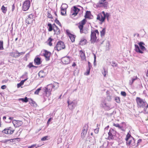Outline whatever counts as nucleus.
<instances>
[{
	"instance_id": "f257e3e1",
	"label": "nucleus",
	"mask_w": 148,
	"mask_h": 148,
	"mask_svg": "<svg viewBox=\"0 0 148 148\" xmlns=\"http://www.w3.org/2000/svg\"><path fill=\"white\" fill-rule=\"evenodd\" d=\"M136 102L137 106L138 108H144V110L147 112V109L148 108V104L146 101L140 97H136Z\"/></svg>"
},
{
	"instance_id": "f03ea898",
	"label": "nucleus",
	"mask_w": 148,
	"mask_h": 148,
	"mask_svg": "<svg viewBox=\"0 0 148 148\" xmlns=\"http://www.w3.org/2000/svg\"><path fill=\"white\" fill-rule=\"evenodd\" d=\"M127 145L131 147L136 146L135 139L128 133L127 134L125 138Z\"/></svg>"
},
{
	"instance_id": "7ed1b4c3",
	"label": "nucleus",
	"mask_w": 148,
	"mask_h": 148,
	"mask_svg": "<svg viewBox=\"0 0 148 148\" xmlns=\"http://www.w3.org/2000/svg\"><path fill=\"white\" fill-rule=\"evenodd\" d=\"M138 44L139 46L136 44L134 45L135 51L138 53H143V52L145 51H146V48L143 46L145 45V44L143 42H140L138 43Z\"/></svg>"
},
{
	"instance_id": "20e7f679",
	"label": "nucleus",
	"mask_w": 148,
	"mask_h": 148,
	"mask_svg": "<svg viewBox=\"0 0 148 148\" xmlns=\"http://www.w3.org/2000/svg\"><path fill=\"white\" fill-rule=\"evenodd\" d=\"M99 35V32L97 30L91 31L90 35V41L91 43H94Z\"/></svg>"
},
{
	"instance_id": "39448f33",
	"label": "nucleus",
	"mask_w": 148,
	"mask_h": 148,
	"mask_svg": "<svg viewBox=\"0 0 148 148\" xmlns=\"http://www.w3.org/2000/svg\"><path fill=\"white\" fill-rule=\"evenodd\" d=\"M15 128L13 126H10L5 129L2 132L5 134L8 135H11L14 132Z\"/></svg>"
},
{
	"instance_id": "423d86ee",
	"label": "nucleus",
	"mask_w": 148,
	"mask_h": 148,
	"mask_svg": "<svg viewBox=\"0 0 148 148\" xmlns=\"http://www.w3.org/2000/svg\"><path fill=\"white\" fill-rule=\"evenodd\" d=\"M65 47V45L64 43L62 41H60L57 42L55 47V49L56 50L59 51L64 49Z\"/></svg>"
},
{
	"instance_id": "0eeeda50",
	"label": "nucleus",
	"mask_w": 148,
	"mask_h": 148,
	"mask_svg": "<svg viewBox=\"0 0 148 148\" xmlns=\"http://www.w3.org/2000/svg\"><path fill=\"white\" fill-rule=\"evenodd\" d=\"M116 131L113 129H110L108 133V136L107 139L108 140H113L114 139V136L116 135Z\"/></svg>"
},
{
	"instance_id": "6e6552de",
	"label": "nucleus",
	"mask_w": 148,
	"mask_h": 148,
	"mask_svg": "<svg viewBox=\"0 0 148 148\" xmlns=\"http://www.w3.org/2000/svg\"><path fill=\"white\" fill-rule=\"evenodd\" d=\"M30 5V1L27 0L25 1L23 3V10L24 11H26L29 8Z\"/></svg>"
},
{
	"instance_id": "1a4fd4ad",
	"label": "nucleus",
	"mask_w": 148,
	"mask_h": 148,
	"mask_svg": "<svg viewBox=\"0 0 148 148\" xmlns=\"http://www.w3.org/2000/svg\"><path fill=\"white\" fill-rule=\"evenodd\" d=\"M79 10V9L77 8L76 6H74L71 9V14L72 16H75L77 14Z\"/></svg>"
},
{
	"instance_id": "9d476101",
	"label": "nucleus",
	"mask_w": 148,
	"mask_h": 148,
	"mask_svg": "<svg viewBox=\"0 0 148 148\" xmlns=\"http://www.w3.org/2000/svg\"><path fill=\"white\" fill-rule=\"evenodd\" d=\"M61 61L63 64H68L70 63L71 61L70 57L67 56L63 57L61 59Z\"/></svg>"
},
{
	"instance_id": "9b49d317",
	"label": "nucleus",
	"mask_w": 148,
	"mask_h": 148,
	"mask_svg": "<svg viewBox=\"0 0 148 148\" xmlns=\"http://www.w3.org/2000/svg\"><path fill=\"white\" fill-rule=\"evenodd\" d=\"M43 52V55L45 58V60L46 61H49L50 60L51 53L46 50H44Z\"/></svg>"
},
{
	"instance_id": "f8f14e48",
	"label": "nucleus",
	"mask_w": 148,
	"mask_h": 148,
	"mask_svg": "<svg viewBox=\"0 0 148 148\" xmlns=\"http://www.w3.org/2000/svg\"><path fill=\"white\" fill-rule=\"evenodd\" d=\"M108 5V2L105 1L103 2H99L97 4V6L98 7H104V8L106 9L107 8V6Z\"/></svg>"
},
{
	"instance_id": "ddd939ff",
	"label": "nucleus",
	"mask_w": 148,
	"mask_h": 148,
	"mask_svg": "<svg viewBox=\"0 0 148 148\" xmlns=\"http://www.w3.org/2000/svg\"><path fill=\"white\" fill-rule=\"evenodd\" d=\"M88 129V126L85 125L83 127V130L81 133V136L82 137H84L87 134Z\"/></svg>"
},
{
	"instance_id": "4468645a",
	"label": "nucleus",
	"mask_w": 148,
	"mask_h": 148,
	"mask_svg": "<svg viewBox=\"0 0 148 148\" xmlns=\"http://www.w3.org/2000/svg\"><path fill=\"white\" fill-rule=\"evenodd\" d=\"M52 86L49 84L45 90L46 93L48 96H49L51 94V92L52 90Z\"/></svg>"
},
{
	"instance_id": "2eb2a0df",
	"label": "nucleus",
	"mask_w": 148,
	"mask_h": 148,
	"mask_svg": "<svg viewBox=\"0 0 148 148\" xmlns=\"http://www.w3.org/2000/svg\"><path fill=\"white\" fill-rule=\"evenodd\" d=\"M13 124L14 126L16 127L20 126L23 124L22 122L21 121L14 120Z\"/></svg>"
},
{
	"instance_id": "dca6fc26",
	"label": "nucleus",
	"mask_w": 148,
	"mask_h": 148,
	"mask_svg": "<svg viewBox=\"0 0 148 148\" xmlns=\"http://www.w3.org/2000/svg\"><path fill=\"white\" fill-rule=\"evenodd\" d=\"M91 17H93V16L91 14L90 12L89 11H87L84 16L85 18L92 19Z\"/></svg>"
},
{
	"instance_id": "f3484780",
	"label": "nucleus",
	"mask_w": 148,
	"mask_h": 148,
	"mask_svg": "<svg viewBox=\"0 0 148 148\" xmlns=\"http://www.w3.org/2000/svg\"><path fill=\"white\" fill-rule=\"evenodd\" d=\"M63 5H66V7L64 8H63L62 7H61V14L62 15L65 16L66 14V9L68 7V5L66 4H63Z\"/></svg>"
},
{
	"instance_id": "a211bd4d",
	"label": "nucleus",
	"mask_w": 148,
	"mask_h": 148,
	"mask_svg": "<svg viewBox=\"0 0 148 148\" xmlns=\"http://www.w3.org/2000/svg\"><path fill=\"white\" fill-rule=\"evenodd\" d=\"M86 18L82 20L79 23L78 28H83L84 25L86 22Z\"/></svg>"
},
{
	"instance_id": "6ab92c4d",
	"label": "nucleus",
	"mask_w": 148,
	"mask_h": 148,
	"mask_svg": "<svg viewBox=\"0 0 148 148\" xmlns=\"http://www.w3.org/2000/svg\"><path fill=\"white\" fill-rule=\"evenodd\" d=\"M87 40L84 38H83L81 39L80 41L79 42V45L83 46L84 45H86L87 43Z\"/></svg>"
},
{
	"instance_id": "aec40b11",
	"label": "nucleus",
	"mask_w": 148,
	"mask_h": 148,
	"mask_svg": "<svg viewBox=\"0 0 148 148\" xmlns=\"http://www.w3.org/2000/svg\"><path fill=\"white\" fill-rule=\"evenodd\" d=\"M34 63L37 65H39L41 64L40 59L38 57L35 58L34 60Z\"/></svg>"
},
{
	"instance_id": "412c9836",
	"label": "nucleus",
	"mask_w": 148,
	"mask_h": 148,
	"mask_svg": "<svg viewBox=\"0 0 148 148\" xmlns=\"http://www.w3.org/2000/svg\"><path fill=\"white\" fill-rule=\"evenodd\" d=\"M53 29L55 33L56 34H60V30L59 28H49L48 30L49 31H51Z\"/></svg>"
},
{
	"instance_id": "4be33fe9",
	"label": "nucleus",
	"mask_w": 148,
	"mask_h": 148,
	"mask_svg": "<svg viewBox=\"0 0 148 148\" xmlns=\"http://www.w3.org/2000/svg\"><path fill=\"white\" fill-rule=\"evenodd\" d=\"M80 56L82 60H84L86 59V57L84 52L81 50L80 51Z\"/></svg>"
},
{
	"instance_id": "5701e85b",
	"label": "nucleus",
	"mask_w": 148,
	"mask_h": 148,
	"mask_svg": "<svg viewBox=\"0 0 148 148\" xmlns=\"http://www.w3.org/2000/svg\"><path fill=\"white\" fill-rule=\"evenodd\" d=\"M53 40V39H52L51 37H50L49 38L46 42L49 46H51L52 45V42Z\"/></svg>"
},
{
	"instance_id": "b1692460",
	"label": "nucleus",
	"mask_w": 148,
	"mask_h": 148,
	"mask_svg": "<svg viewBox=\"0 0 148 148\" xmlns=\"http://www.w3.org/2000/svg\"><path fill=\"white\" fill-rule=\"evenodd\" d=\"M38 75L40 78H42L45 77V74L43 71H41L39 72Z\"/></svg>"
},
{
	"instance_id": "393cba45",
	"label": "nucleus",
	"mask_w": 148,
	"mask_h": 148,
	"mask_svg": "<svg viewBox=\"0 0 148 148\" xmlns=\"http://www.w3.org/2000/svg\"><path fill=\"white\" fill-rule=\"evenodd\" d=\"M70 39L71 41L73 42L75 41V38L76 37V36L73 34H70V36H69Z\"/></svg>"
},
{
	"instance_id": "a878e982",
	"label": "nucleus",
	"mask_w": 148,
	"mask_h": 148,
	"mask_svg": "<svg viewBox=\"0 0 148 148\" xmlns=\"http://www.w3.org/2000/svg\"><path fill=\"white\" fill-rule=\"evenodd\" d=\"M33 21H35V19H32L28 18L25 20L26 23L28 24L32 23Z\"/></svg>"
},
{
	"instance_id": "bb28decb",
	"label": "nucleus",
	"mask_w": 148,
	"mask_h": 148,
	"mask_svg": "<svg viewBox=\"0 0 148 148\" xmlns=\"http://www.w3.org/2000/svg\"><path fill=\"white\" fill-rule=\"evenodd\" d=\"M88 28H80L81 33L86 34L88 33Z\"/></svg>"
},
{
	"instance_id": "cd10ccee",
	"label": "nucleus",
	"mask_w": 148,
	"mask_h": 148,
	"mask_svg": "<svg viewBox=\"0 0 148 148\" xmlns=\"http://www.w3.org/2000/svg\"><path fill=\"white\" fill-rule=\"evenodd\" d=\"M27 79H25L23 80H22L21 81L20 83L18 84H17V87L19 88L22 85H23L24 82L27 80Z\"/></svg>"
},
{
	"instance_id": "c85d7f7f",
	"label": "nucleus",
	"mask_w": 148,
	"mask_h": 148,
	"mask_svg": "<svg viewBox=\"0 0 148 148\" xmlns=\"http://www.w3.org/2000/svg\"><path fill=\"white\" fill-rule=\"evenodd\" d=\"M29 99L30 100L29 103L31 104V106H34L37 105L36 102L33 101L32 99L30 98Z\"/></svg>"
},
{
	"instance_id": "c756f323",
	"label": "nucleus",
	"mask_w": 148,
	"mask_h": 148,
	"mask_svg": "<svg viewBox=\"0 0 148 148\" xmlns=\"http://www.w3.org/2000/svg\"><path fill=\"white\" fill-rule=\"evenodd\" d=\"M49 85H51V86H52V88H54L55 89L59 87L58 83L56 82L55 84L53 85L52 84H50Z\"/></svg>"
},
{
	"instance_id": "7c9ffc66",
	"label": "nucleus",
	"mask_w": 148,
	"mask_h": 148,
	"mask_svg": "<svg viewBox=\"0 0 148 148\" xmlns=\"http://www.w3.org/2000/svg\"><path fill=\"white\" fill-rule=\"evenodd\" d=\"M19 101H22L23 102L26 103L28 101V99L27 97H25L24 98H20L18 99Z\"/></svg>"
},
{
	"instance_id": "2f4dec72",
	"label": "nucleus",
	"mask_w": 148,
	"mask_h": 148,
	"mask_svg": "<svg viewBox=\"0 0 148 148\" xmlns=\"http://www.w3.org/2000/svg\"><path fill=\"white\" fill-rule=\"evenodd\" d=\"M113 125L116 127H117L120 129H122L123 128V127L122 126H121L118 123L115 124L114 123L113 124Z\"/></svg>"
},
{
	"instance_id": "473e14b6",
	"label": "nucleus",
	"mask_w": 148,
	"mask_h": 148,
	"mask_svg": "<svg viewBox=\"0 0 148 148\" xmlns=\"http://www.w3.org/2000/svg\"><path fill=\"white\" fill-rule=\"evenodd\" d=\"M102 13L103 15V16L106 18V17H109V14L108 13H105L104 11H102Z\"/></svg>"
},
{
	"instance_id": "72a5a7b5",
	"label": "nucleus",
	"mask_w": 148,
	"mask_h": 148,
	"mask_svg": "<svg viewBox=\"0 0 148 148\" xmlns=\"http://www.w3.org/2000/svg\"><path fill=\"white\" fill-rule=\"evenodd\" d=\"M1 9L4 13H6L7 10V8L3 5L2 6Z\"/></svg>"
},
{
	"instance_id": "f704fd0d",
	"label": "nucleus",
	"mask_w": 148,
	"mask_h": 148,
	"mask_svg": "<svg viewBox=\"0 0 148 148\" xmlns=\"http://www.w3.org/2000/svg\"><path fill=\"white\" fill-rule=\"evenodd\" d=\"M55 22L58 24L59 25L60 27H62L61 25L60 22L58 20L57 17H56L55 18Z\"/></svg>"
},
{
	"instance_id": "c9c22d12",
	"label": "nucleus",
	"mask_w": 148,
	"mask_h": 148,
	"mask_svg": "<svg viewBox=\"0 0 148 148\" xmlns=\"http://www.w3.org/2000/svg\"><path fill=\"white\" fill-rule=\"evenodd\" d=\"M11 54H13V56L15 58L18 57L19 56L18 54V53H15L14 52H12L11 53Z\"/></svg>"
},
{
	"instance_id": "e433bc0d",
	"label": "nucleus",
	"mask_w": 148,
	"mask_h": 148,
	"mask_svg": "<svg viewBox=\"0 0 148 148\" xmlns=\"http://www.w3.org/2000/svg\"><path fill=\"white\" fill-rule=\"evenodd\" d=\"M106 33V30L105 28H103L102 31L101 32V36H103L105 35Z\"/></svg>"
},
{
	"instance_id": "4c0bfd02",
	"label": "nucleus",
	"mask_w": 148,
	"mask_h": 148,
	"mask_svg": "<svg viewBox=\"0 0 148 148\" xmlns=\"http://www.w3.org/2000/svg\"><path fill=\"white\" fill-rule=\"evenodd\" d=\"M47 17L49 18H53V17L52 15L51 14L50 12H49V11H47Z\"/></svg>"
},
{
	"instance_id": "58836bf2",
	"label": "nucleus",
	"mask_w": 148,
	"mask_h": 148,
	"mask_svg": "<svg viewBox=\"0 0 148 148\" xmlns=\"http://www.w3.org/2000/svg\"><path fill=\"white\" fill-rule=\"evenodd\" d=\"M3 44V41L0 40V50H3L4 49Z\"/></svg>"
},
{
	"instance_id": "ea45409f",
	"label": "nucleus",
	"mask_w": 148,
	"mask_h": 148,
	"mask_svg": "<svg viewBox=\"0 0 148 148\" xmlns=\"http://www.w3.org/2000/svg\"><path fill=\"white\" fill-rule=\"evenodd\" d=\"M48 137L49 136H45L42 138L41 140L42 141L47 140L49 139L48 138Z\"/></svg>"
},
{
	"instance_id": "a19ab883",
	"label": "nucleus",
	"mask_w": 148,
	"mask_h": 148,
	"mask_svg": "<svg viewBox=\"0 0 148 148\" xmlns=\"http://www.w3.org/2000/svg\"><path fill=\"white\" fill-rule=\"evenodd\" d=\"M41 89V88L40 87L38 88L37 90H36L34 92V94L36 95H38L39 92L40 90Z\"/></svg>"
},
{
	"instance_id": "79ce46f5",
	"label": "nucleus",
	"mask_w": 148,
	"mask_h": 148,
	"mask_svg": "<svg viewBox=\"0 0 148 148\" xmlns=\"http://www.w3.org/2000/svg\"><path fill=\"white\" fill-rule=\"evenodd\" d=\"M101 16L100 21L102 22H103L105 21L106 18L103 16L101 14Z\"/></svg>"
},
{
	"instance_id": "37998d69",
	"label": "nucleus",
	"mask_w": 148,
	"mask_h": 148,
	"mask_svg": "<svg viewBox=\"0 0 148 148\" xmlns=\"http://www.w3.org/2000/svg\"><path fill=\"white\" fill-rule=\"evenodd\" d=\"M137 77H136L135 78H133L132 79V80L131 81H130L129 82V84L130 85H132V84L133 83L134 81L137 79Z\"/></svg>"
},
{
	"instance_id": "c03bdc74",
	"label": "nucleus",
	"mask_w": 148,
	"mask_h": 148,
	"mask_svg": "<svg viewBox=\"0 0 148 148\" xmlns=\"http://www.w3.org/2000/svg\"><path fill=\"white\" fill-rule=\"evenodd\" d=\"M115 100L117 103H119L120 102V98L119 97H116L115 98Z\"/></svg>"
},
{
	"instance_id": "a18cd8bd",
	"label": "nucleus",
	"mask_w": 148,
	"mask_h": 148,
	"mask_svg": "<svg viewBox=\"0 0 148 148\" xmlns=\"http://www.w3.org/2000/svg\"><path fill=\"white\" fill-rule=\"evenodd\" d=\"M28 18L32 19H35L34 18V15H32V14H29L28 16Z\"/></svg>"
},
{
	"instance_id": "49530a36",
	"label": "nucleus",
	"mask_w": 148,
	"mask_h": 148,
	"mask_svg": "<svg viewBox=\"0 0 148 148\" xmlns=\"http://www.w3.org/2000/svg\"><path fill=\"white\" fill-rule=\"evenodd\" d=\"M36 144H34L28 147V148H36L37 147H36Z\"/></svg>"
},
{
	"instance_id": "de8ad7c7",
	"label": "nucleus",
	"mask_w": 148,
	"mask_h": 148,
	"mask_svg": "<svg viewBox=\"0 0 148 148\" xmlns=\"http://www.w3.org/2000/svg\"><path fill=\"white\" fill-rule=\"evenodd\" d=\"M90 68H89L88 69H87L86 72L85 73V75H89L90 71Z\"/></svg>"
},
{
	"instance_id": "09e8293b",
	"label": "nucleus",
	"mask_w": 148,
	"mask_h": 148,
	"mask_svg": "<svg viewBox=\"0 0 148 148\" xmlns=\"http://www.w3.org/2000/svg\"><path fill=\"white\" fill-rule=\"evenodd\" d=\"M29 68H31L32 67H35V66H34L32 64V63H30L27 66Z\"/></svg>"
},
{
	"instance_id": "8fccbe9b",
	"label": "nucleus",
	"mask_w": 148,
	"mask_h": 148,
	"mask_svg": "<svg viewBox=\"0 0 148 148\" xmlns=\"http://www.w3.org/2000/svg\"><path fill=\"white\" fill-rule=\"evenodd\" d=\"M121 95L124 97H125L126 95V93L125 91H121Z\"/></svg>"
},
{
	"instance_id": "3c124183",
	"label": "nucleus",
	"mask_w": 148,
	"mask_h": 148,
	"mask_svg": "<svg viewBox=\"0 0 148 148\" xmlns=\"http://www.w3.org/2000/svg\"><path fill=\"white\" fill-rule=\"evenodd\" d=\"M117 64L115 62L113 61L112 62V66H113L116 67L117 66Z\"/></svg>"
},
{
	"instance_id": "603ef678",
	"label": "nucleus",
	"mask_w": 148,
	"mask_h": 148,
	"mask_svg": "<svg viewBox=\"0 0 148 148\" xmlns=\"http://www.w3.org/2000/svg\"><path fill=\"white\" fill-rule=\"evenodd\" d=\"M66 32L68 36H70V34H72L71 33L70 30L69 29H67L66 31Z\"/></svg>"
},
{
	"instance_id": "864d4df0",
	"label": "nucleus",
	"mask_w": 148,
	"mask_h": 148,
	"mask_svg": "<svg viewBox=\"0 0 148 148\" xmlns=\"http://www.w3.org/2000/svg\"><path fill=\"white\" fill-rule=\"evenodd\" d=\"M17 53H18V55H19V56H21L22 55L24 54L25 53V52H17Z\"/></svg>"
},
{
	"instance_id": "5fc2aeb1",
	"label": "nucleus",
	"mask_w": 148,
	"mask_h": 148,
	"mask_svg": "<svg viewBox=\"0 0 148 148\" xmlns=\"http://www.w3.org/2000/svg\"><path fill=\"white\" fill-rule=\"evenodd\" d=\"M10 140L9 139H6L4 140H3L1 141L2 143H7V142L9 141Z\"/></svg>"
},
{
	"instance_id": "6e6d98bb",
	"label": "nucleus",
	"mask_w": 148,
	"mask_h": 148,
	"mask_svg": "<svg viewBox=\"0 0 148 148\" xmlns=\"http://www.w3.org/2000/svg\"><path fill=\"white\" fill-rule=\"evenodd\" d=\"M102 73L104 75V76L105 77L106 74V73L105 69H104V71H103V72Z\"/></svg>"
},
{
	"instance_id": "4d7b16f0",
	"label": "nucleus",
	"mask_w": 148,
	"mask_h": 148,
	"mask_svg": "<svg viewBox=\"0 0 148 148\" xmlns=\"http://www.w3.org/2000/svg\"><path fill=\"white\" fill-rule=\"evenodd\" d=\"M101 15L98 14L97 16V19L100 21L101 19Z\"/></svg>"
},
{
	"instance_id": "13d9d810",
	"label": "nucleus",
	"mask_w": 148,
	"mask_h": 148,
	"mask_svg": "<svg viewBox=\"0 0 148 148\" xmlns=\"http://www.w3.org/2000/svg\"><path fill=\"white\" fill-rule=\"evenodd\" d=\"M141 141H142V140L141 139H139L138 140L137 145H136V146H138V143H140L141 142Z\"/></svg>"
},
{
	"instance_id": "bf43d9fd",
	"label": "nucleus",
	"mask_w": 148,
	"mask_h": 148,
	"mask_svg": "<svg viewBox=\"0 0 148 148\" xmlns=\"http://www.w3.org/2000/svg\"><path fill=\"white\" fill-rule=\"evenodd\" d=\"M47 26L49 28H53L52 25L51 23H48L47 24Z\"/></svg>"
},
{
	"instance_id": "052dcab7",
	"label": "nucleus",
	"mask_w": 148,
	"mask_h": 148,
	"mask_svg": "<svg viewBox=\"0 0 148 148\" xmlns=\"http://www.w3.org/2000/svg\"><path fill=\"white\" fill-rule=\"evenodd\" d=\"M12 12L14 10V9L15 8V6L14 4H13V5H12Z\"/></svg>"
},
{
	"instance_id": "680f3d73",
	"label": "nucleus",
	"mask_w": 148,
	"mask_h": 148,
	"mask_svg": "<svg viewBox=\"0 0 148 148\" xmlns=\"http://www.w3.org/2000/svg\"><path fill=\"white\" fill-rule=\"evenodd\" d=\"M6 88V86L5 85H3L1 87V88L2 89H5Z\"/></svg>"
},
{
	"instance_id": "e2e57ef3",
	"label": "nucleus",
	"mask_w": 148,
	"mask_h": 148,
	"mask_svg": "<svg viewBox=\"0 0 148 148\" xmlns=\"http://www.w3.org/2000/svg\"><path fill=\"white\" fill-rule=\"evenodd\" d=\"M52 26L53 28L54 27H56V28H58V27L55 25V23L53 24Z\"/></svg>"
},
{
	"instance_id": "0e129e2a",
	"label": "nucleus",
	"mask_w": 148,
	"mask_h": 148,
	"mask_svg": "<svg viewBox=\"0 0 148 148\" xmlns=\"http://www.w3.org/2000/svg\"><path fill=\"white\" fill-rule=\"evenodd\" d=\"M52 119V118H50L48 120L47 123H49V122H50L51 120Z\"/></svg>"
},
{
	"instance_id": "69168bd1",
	"label": "nucleus",
	"mask_w": 148,
	"mask_h": 148,
	"mask_svg": "<svg viewBox=\"0 0 148 148\" xmlns=\"http://www.w3.org/2000/svg\"><path fill=\"white\" fill-rule=\"evenodd\" d=\"M7 82V80L6 79H4L2 81V82L3 83H6Z\"/></svg>"
},
{
	"instance_id": "338daca9",
	"label": "nucleus",
	"mask_w": 148,
	"mask_h": 148,
	"mask_svg": "<svg viewBox=\"0 0 148 148\" xmlns=\"http://www.w3.org/2000/svg\"><path fill=\"white\" fill-rule=\"evenodd\" d=\"M76 66V64H75V62H73V64L72 65V66Z\"/></svg>"
},
{
	"instance_id": "774afa93",
	"label": "nucleus",
	"mask_w": 148,
	"mask_h": 148,
	"mask_svg": "<svg viewBox=\"0 0 148 148\" xmlns=\"http://www.w3.org/2000/svg\"><path fill=\"white\" fill-rule=\"evenodd\" d=\"M54 14L56 16V17H57L58 16L56 13V11H55L54 12Z\"/></svg>"
}]
</instances>
